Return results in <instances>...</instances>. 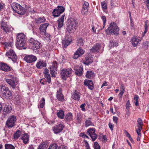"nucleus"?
<instances>
[{
  "label": "nucleus",
  "instance_id": "nucleus-1",
  "mask_svg": "<svg viewBox=\"0 0 149 149\" xmlns=\"http://www.w3.org/2000/svg\"><path fill=\"white\" fill-rule=\"evenodd\" d=\"M26 41L25 35L22 33H18L16 37V45L17 48L19 49H25L24 47Z\"/></svg>",
  "mask_w": 149,
  "mask_h": 149
},
{
  "label": "nucleus",
  "instance_id": "nucleus-2",
  "mask_svg": "<svg viewBox=\"0 0 149 149\" xmlns=\"http://www.w3.org/2000/svg\"><path fill=\"white\" fill-rule=\"evenodd\" d=\"M119 28L117 26L116 24L113 22H111L109 27L105 31L107 33L117 35L119 34Z\"/></svg>",
  "mask_w": 149,
  "mask_h": 149
},
{
  "label": "nucleus",
  "instance_id": "nucleus-3",
  "mask_svg": "<svg viewBox=\"0 0 149 149\" xmlns=\"http://www.w3.org/2000/svg\"><path fill=\"white\" fill-rule=\"evenodd\" d=\"M68 25L66 29L69 33H73L77 29L78 26L77 21L76 20L72 19L68 22Z\"/></svg>",
  "mask_w": 149,
  "mask_h": 149
},
{
  "label": "nucleus",
  "instance_id": "nucleus-4",
  "mask_svg": "<svg viewBox=\"0 0 149 149\" xmlns=\"http://www.w3.org/2000/svg\"><path fill=\"white\" fill-rule=\"evenodd\" d=\"M11 7L13 11L21 15H23L25 13V9L19 4L13 3H12Z\"/></svg>",
  "mask_w": 149,
  "mask_h": 149
},
{
  "label": "nucleus",
  "instance_id": "nucleus-5",
  "mask_svg": "<svg viewBox=\"0 0 149 149\" xmlns=\"http://www.w3.org/2000/svg\"><path fill=\"white\" fill-rule=\"evenodd\" d=\"M72 72L73 70L70 68H64L61 70L60 75L63 79L65 80L67 77L71 76Z\"/></svg>",
  "mask_w": 149,
  "mask_h": 149
},
{
  "label": "nucleus",
  "instance_id": "nucleus-6",
  "mask_svg": "<svg viewBox=\"0 0 149 149\" xmlns=\"http://www.w3.org/2000/svg\"><path fill=\"white\" fill-rule=\"evenodd\" d=\"M17 120V119L15 116H10L6 121V125L8 128L13 127L15 125V123Z\"/></svg>",
  "mask_w": 149,
  "mask_h": 149
},
{
  "label": "nucleus",
  "instance_id": "nucleus-7",
  "mask_svg": "<svg viewBox=\"0 0 149 149\" xmlns=\"http://www.w3.org/2000/svg\"><path fill=\"white\" fill-rule=\"evenodd\" d=\"M28 43L29 48L32 49L37 50L40 48V42L33 38H31L29 40Z\"/></svg>",
  "mask_w": 149,
  "mask_h": 149
},
{
  "label": "nucleus",
  "instance_id": "nucleus-8",
  "mask_svg": "<svg viewBox=\"0 0 149 149\" xmlns=\"http://www.w3.org/2000/svg\"><path fill=\"white\" fill-rule=\"evenodd\" d=\"M6 81L13 88H15L18 83V80L13 76L11 75L9 78H6Z\"/></svg>",
  "mask_w": 149,
  "mask_h": 149
},
{
  "label": "nucleus",
  "instance_id": "nucleus-9",
  "mask_svg": "<svg viewBox=\"0 0 149 149\" xmlns=\"http://www.w3.org/2000/svg\"><path fill=\"white\" fill-rule=\"evenodd\" d=\"M65 10V8L63 6H59L53 11V15L55 17L59 16Z\"/></svg>",
  "mask_w": 149,
  "mask_h": 149
},
{
  "label": "nucleus",
  "instance_id": "nucleus-10",
  "mask_svg": "<svg viewBox=\"0 0 149 149\" xmlns=\"http://www.w3.org/2000/svg\"><path fill=\"white\" fill-rule=\"evenodd\" d=\"M3 97L7 99H10L12 98V93L8 88L3 86L1 88Z\"/></svg>",
  "mask_w": 149,
  "mask_h": 149
},
{
  "label": "nucleus",
  "instance_id": "nucleus-11",
  "mask_svg": "<svg viewBox=\"0 0 149 149\" xmlns=\"http://www.w3.org/2000/svg\"><path fill=\"white\" fill-rule=\"evenodd\" d=\"M7 56H10L9 58H11L13 62L17 63V57L15 52L12 49H10L7 52L6 54Z\"/></svg>",
  "mask_w": 149,
  "mask_h": 149
},
{
  "label": "nucleus",
  "instance_id": "nucleus-12",
  "mask_svg": "<svg viewBox=\"0 0 149 149\" xmlns=\"http://www.w3.org/2000/svg\"><path fill=\"white\" fill-rule=\"evenodd\" d=\"M64 127V126L61 123H58L52 127V130L54 133L58 134L61 132Z\"/></svg>",
  "mask_w": 149,
  "mask_h": 149
},
{
  "label": "nucleus",
  "instance_id": "nucleus-13",
  "mask_svg": "<svg viewBox=\"0 0 149 149\" xmlns=\"http://www.w3.org/2000/svg\"><path fill=\"white\" fill-rule=\"evenodd\" d=\"M95 130L94 128H90L86 132V134L91 137L93 141H94L97 137V135L95 133Z\"/></svg>",
  "mask_w": 149,
  "mask_h": 149
},
{
  "label": "nucleus",
  "instance_id": "nucleus-14",
  "mask_svg": "<svg viewBox=\"0 0 149 149\" xmlns=\"http://www.w3.org/2000/svg\"><path fill=\"white\" fill-rule=\"evenodd\" d=\"M24 59L27 62L31 63L35 62L37 59L36 56L33 55H30L25 56Z\"/></svg>",
  "mask_w": 149,
  "mask_h": 149
},
{
  "label": "nucleus",
  "instance_id": "nucleus-15",
  "mask_svg": "<svg viewBox=\"0 0 149 149\" xmlns=\"http://www.w3.org/2000/svg\"><path fill=\"white\" fill-rule=\"evenodd\" d=\"M93 58L89 54L85 56V58L83 60V63L86 65H88L93 62Z\"/></svg>",
  "mask_w": 149,
  "mask_h": 149
},
{
  "label": "nucleus",
  "instance_id": "nucleus-16",
  "mask_svg": "<svg viewBox=\"0 0 149 149\" xmlns=\"http://www.w3.org/2000/svg\"><path fill=\"white\" fill-rule=\"evenodd\" d=\"M36 66L38 69H41L46 67L47 63L42 60H39L38 61Z\"/></svg>",
  "mask_w": 149,
  "mask_h": 149
},
{
  "label": "nucleus",
  "instance_id": "nucleus-17",
  "mask_svg": "<svg viewBox=\"0 0 149 149\" xmlns=\"http://www.w3.org/2000/svg\"><path fill=\"white\" fill-rule=\"evenodd\" d=\"M141 40V39L139 37L134 36L132 38L131 42L134 47H136L139 42Z\"/></svg>",
  "mask_w": 149,
  "mask_h": 149
},
{
  "label": "nucleus",
  "instance_id": "nucleus-18",
  "mask_svg": "<svg viewBox=\"0 0 149 149\" xmlns=\"http://www.w3.org/2000/svg\"><path fill=\"white\" fill-rule=\"evenodd\" d=\"M84 52L85 51L82 48L80 47L79 48L74 54L73 56L74 58L77 59L79 57L83 54Z\"/></svg>",
  "mask_w": 149,
  "mask_h": 149
},
{
  "label": "nucleus",
  "instance_id": "nucleus-19",
  "mask_svg": "<svg viewBox=\"0 0 149 149\" xmlns=\"http://www.w3.org/2000/svg\"><path fill=\"white\" fill-rule=\"evenodd\" d=\"M84 84L85 86H87L88 88L91 90H92L94 88L93 82L91 80L87 79L85 80Z\"/></svg>",
  "mask_w": 149,
  "mask_h": 149
},
{
  "label": "nucleus",
  "instance_id": "nucleus-20",
  "mask_svg": "<svg viewBox=\"0 0 149 149\" xmlns=\"http://www.w3.org/2000/svg\"><path fill=\"white\" fill-rule=\"evenodd\" d=\"M56 97L59 101L63 102L64 100V96L62 93L61 88H59L57 91Z\"/></svg>",
  "mask_w": 149,
  "mask_h": 149
},
{
  "label": "nucleus",
  "instance_id": "nucleus-21",
  "mask_svg": "<svg viewBox=\"0 0 149 149\" xmlns=\"http://www.w3.org/2000/svg\"><path fill=\"white\" fill-rule=\"evenodd\" d=\"M0 68L1 70L8 72L10 70V67L6 63L1 62L0 63Z\"/></svg>",
  "mask_w": 149,
  "mask_h": 149
},
{
  "label": "nucleus",
  "instance_id": "nucleus-22",
  "mask_svg": "<svg viewBox=\"0 0 149 149\" xmlns=\"http://www.w3.org/2000/svg\"><path fill=\"white\" fill-rule=\"evenodd\" d=\"M89 6V4L88 3L84 1L83 5L81 11L83 15L85 14L87 12Z\"/></svg>",
  "mask_w": 149,
  "mask_h": 149
},
{
  "label": "nucleus",
  "instance_id": "nucleus-23",
  "mask_svg": "<svg viewBox=\"0 0 149 149\" xmlns=\"http://www.w3.org/2000/svg\"><path fill=\"white\" fill-rule=\"evenodd\" d=\"M49 25V24L45 23L42 24L40 25L39 30L42 33V34H45L46 33V29Z\"/></svg>",
  "mask_w": 149,
  "mask_h": 149
},
{
  "label": "nucleus",
  "instance_id": "nucleus-24",
  "mask_svg": "<svg viewBox=\"0 0 149 149\" xmlns=\"http://www.w3.org/2000/svg\"><path fill=\"white\" fill-rule=\"evenodd\" d=\"M80 93L77 90H75L72 95V97L74 100L79 101L80 97Z\"/></svg>",
  "mask_w": 149,
  "mask_h": 149
},
{
  "label": "nucleus",
  "instance_id": "nucleus-25",
  "mask_svg": "<svg viewBox=\"0 0 149 149\" xmlns=\"http://www.w3.org/2000/svg\"><path fill=\"white\" fill-rule=\"evenodd\" d=\"M65 14L62 15L61 17L60 18L57 20L58 22V29H60L63 26L64 21Z\"/></svg>",
  "mask_w": 149,
  "mask_h": 149
},
{
  "label": "nucleus",
  "instance_id": "nucleus-26",
  "mask_svg": "<svg viewBox=\"0 0 149 149\" xmlns=\"http://www.w3.org/2000/svg\"><path fill=\"white\" fill-rule=\"evenodd\" d=\"M75 72L76 74L79 76L82 75L83 68L81 67L77 66L75 68Z\"/></svg>",
  "mask_w": 149,
  "mask_h": 149
},
{
  "label": "nucleus",
  "instance_id": "nucleus-27",
  "mask_svg": "<svg viewBox=\"0 0 149 149\" xmlns=\"http://www.w3.org/2000/svg\"><path fill=\"white\" fill-rule=\"evenodd\" d=\"M71 42V41L70 38H69L68 37H65L62 42L63 47L65 48H66Z\"/></svg>",
  "mask_w": 149,
  "mask_h": 149
},
{
  "label": "nucleus",
  "instance_id": "nucleus-28",
  "mask_svg": "<svg viewBox=\"0 0 149 149\" xmlns=\"http://www.w3.org/2000/svg\"><path fill=\"white\" fill-rule=\"evenodd\" d=\"M101 47V45L99 43H96L91 48V50L92 52H99Z\"/></svg>",
  "mask_w": 149,
  "mask_h": 149
},
{
  "label": "nucleus",
  "instance_id": "nucleus-29",
  "mask_svg": "<svg viewBox=\"0 0 149 149\" xmlns=\"http://www.w3.org/2000/svg\"><path fill=\"white\" fill-rule=\"evenodd\" d=\"M48 146L47 142H42L39 145L38 149H47Z\"/></svg>",
  "mask_w": 149,
  "mask_h": 149
},
{
  "label": "nucleus",
  "instance_id": "nucleus-30",
  "mask_svg": "<svg viewBox=\"0 0 149 149\" xmlns=\"http://www.w3.org/2000/svg\"><path fill=\"white\" fill-rule=\"evenodd\" d=\"M11 110V107L10 105H6L4 107L3 113L4 115H6L7 114L10 113Z\"/></svg>",
  "mask_w": 149,
  "mask_h": 149
},
{
  "label": "nucleus",
  "instance_id": "nucleus-31",
  "mask_svg": "<svg viewBox=\"0 0 149 149\" xmlns=\"http://www.w3.org/2000/svg\"><path fill=\"white\" fill-rule=\"evenodd\" d=\"M29 136L27 133H25L23 135L22 137V139L25 144L28 143L29 142Z\"/></svg>",
  "mask_w": 149,
  "mask_h": 149
},
{
  "label": "nucleus",
  "instance_id": "nucleus-32",
  "mask_svg": "<svg viewBox=\"0 0 149 149\" xmlns=\"http://www.w3.org/2000/svg\"><path fill=\"white\" fill-rule=\"evenodd\" d=\"M58 118L60 119H63L65 117L64 111L60 109L57 111L56 113Z\"/></svg>",
  "mask_w": 149,
  "mask_h": 149
},
{
  "label": "nucleus",
  "instance_id": "nucleus-33",
  "mask_svg": "<svg viewBox=\"0 0 149 149\" xmlns=\"http://www.w3.org/2000/svg\"><path fill=\"white\" fill-rule=\"evenodd\" d=\"M65 120L68 122L72 120L73 119V115L72 113L69 112L67 113L65 116Z\"/></svg>",
  "mask_w": 149,
  "mask_h": 149
},
{
  "label": "nucleus",
  "instance_id": "nucleus-34",
  "mask_svg": "<svg viewBox=\"0 0 149 149\" xmlns=\"http://www.w3.org/2000/svg\"><path fill=\"white\" fill-rule=\"evenodd\" d=\"M82 117V116L80 113H77L76 123L80 124L81 123Z\"/></svg>",
  "mask_w": 149,
  "mask_h": 149
},
{
  "label": "nucleus",
  "instance_id": "nucleus-35",
  "mask_svg": "<svg viewBox=\"0 0 149 149\" xmlns=\"http://www.w3.org/2000/svg\"><path fill=\"white\" fill-rule=\"evenodd\" d=\"M46 21V19L44 17H40L38 18L35 19L36 22L37 24H40L41 23L45 22Z\"/></svg>",
  "mask_w": 149,
  "mask_h": 149
},
{
  "label": "nucleus",
  "instance_id": "nucleus-36",
  "mask_svg": "<svg viewBox=\"0 0 149 149\" xmlns=\"http://www.w3.org/2000/svg\"><path fill=\"white\" fill-rule=\"evenodd\" d=\"M50 72L51 74L52 77H55V74L56 73L57 71V69L55 68H53L51 66L50 67Z\"/></svg>",
  "mask_w": 149,
  "mask_h": 149
},
{
  "label": "nucleus",
  "instance_id": "nucleus-37",
  "mask_svg": "<svg viewBox=\"0 0 149 149\" xmlns=\"http://www.w3.org/2000/svg\"><path fill=\"white\" fill-rule=\"evenodd\" d=\"M88 120H86L85 121V126L88 127L89 126H94V124L91 121V118H89Z\"/></svg>",
  "mask_w": 149,
  "mask_h": 149
},
{
  "label": "nucleus",
  "instance_id": "nucleus-38",
  "mask_svg": "<svg viewBox=\"0 0 149 149\" xmlns=\"http://www.w3.org/2000/svg\"><path fill=\"white\" fill-rule=\"evenodd\" d=\"M94 74V73L92 71H88L87 72L86 76V78L90 79L93 76Z\"/></svg>",
  "mask_w": 149,
  "mask_h": 149
},
{
  "label": "nucleus",
  "instance_id": "nucleus-39",
  "mask_svg": "<svg viewBox=\"0 0 149 149\" xmlns=\"http://www.w3.org/2000/svg\"><path fill=\"white\" fill-rule=\"evenodd\" d=\"M1 28L3 31L4 32L6 33H7V32H10L11 31V26H3V27H1Z\"/></svg>",
  "mask_w": 149,
  "mask_h": 149
},
{
  "label": "nucleus",
  "instance_id": "nucleus-40",
  "mask_svg": "<svg viewBox=\"0 0 149 149\" xmlns=\"http://www.w3.org/2000/svg\"><path fill=\"white\" fill-rule=\"evenodd\" d=\"M40 105H38V107L39 108L40 107V108H43L45 104V100L44 98L42 97L41 101H40Z\"/></svg>",
  "mask_w": 149,
  "mask_h": 149
},
{
  "label": "nucleus",
  "instance_id": "nucleus-41",
  "mask_svg": "<svg viewBox=\"0 0 149 149\" xmlns=\"http://www.w3.org/2000/svg\"><path fill=\"white\" fill-rule=\"evenodd\" d=\"M1 27H3V26L9 27L11 26L9 25V23L7 22H6L5 20L3 19V21L1 22Z\"/></svg>",
  "mask_w": 149,
  "mask_h": 149
},
{
  "label": "nucleus",
  "instance_id": "nucleus-42",
  "mask_svg": "<svg viewBox=\"0 0 149 149\" xmlns=\"http://www.w3.org/2000/svg\"><path fill=\"white\" fill-rule=\"evenodd\" d=\"M21 135V132L19 130H18L14 134V138L15 139H17Z\"/></svg>",
  "mask_w": 149,
  "mask_h": 149
},
{
  "label": "nucleus",
  "instance_id": "nucleus-43",
  "mask_svg": "<svg viewBox=\"0 0 149 149\" xmlns=\"http://www.w3.org/2000/svg\"><path fill=\"white\" fill-rule=\"evenodd\" d=\"M6 149H14V146L11 144H6L5 145Z\"/></svg>",
  "mask_w": 149,
  "mask_h": 149
},
{
  "label": "nucleus",
  "instance_id": "nucleus-44",
  "mask_svg": "<svg viewBox=\"0 0 149 149\" xmlns=\"http://www.w3.org/2000/svg\"><path fill=\"white\" fill-rule=\"evenodd\" d=\"M44 76L47 79V81L48 84H49L51 82V78L49 74L44 75Z\"/></svg>",
  "mask_w": 149,
  "mask_h": 149
},
{
  "label": "nucleus",
  "instance_id": "nucleus-45",
  "mask_svg": "<svg viewBox=\"0 0 149 149\" xmlns=\"http://www.w3.org/2000/svg\"><path fill=\"white\" fill-rule=\"evenodd\" d=\"M137 127H140L141 128V127H142V125H143V121L142 119L139 118L137 120Z\"/></svg>",
  "mask_w": 149,
  "mask_h": 149
},
{
  "label": "nucleus",
  "instance_id": "nucleus-46",
  "mask_svg": "<svg viewBox=\"0 0 149 149\" xmlns=\"http://www.w3.org/2000/svg\"><path fill=\"white\" fill-rule=\"evenodd\" d=\"M58 145L54 143L51 145L48 149H57Z\"/></svg>",
  "mask_w": 149,
  "mask_h": 149
},
{
  "label": "nucleus",
  "instance_id": "nucleus-47",
  "mask_svg": "<svg viewBox=\"0 0 149 149\" xmlns=\"http://www.w3.org/2000/svg\"><path fill=\"white\" fill-rule=\"evenodd\" d=\"M110 47H114L115 46L116 47L118 45V43L116 42H113V41H111L110 42Z\"/></svg>",
  "mask_w": 149,
  "mask_h": 149
},
{
  "label": "nucleus",
  "instance_id": "nucleus-48",
  "mask_svg": "<svg viewBox=\"0 0 149 149\" xmlns=\"http://www.w3.org/2000/svg\"><path fill=\"white\" fill-rule=\"evenodd\" d=\"M102 8L103 10H106L107 8V4L104 1L102 2L101 3Z\"/></svg>",
  "mask_w": 149,
  "mask_h": 149
},
{
  "label": "nucleus",
  "instance_id": "nucleus-49",
  "mask_svg": "<svg viewBox=\"0 0 149 149\" xmlns=\"http://www.w3.org/2000/svg\"><path fill=\"white\" fill-rule=\"evenodd\" d=\"M78 41L79 44H80V46L83 45L84 42V41L82 38H79Z\"/></svg>",
  "mask_w": 149,
  "mask_h": 149
},
{
  "label": "nucleus",
  "instance_id": "nucleus-50",
  "mask_svg": "<svg viewBox=\"0 0 149 149\" xmlns=\"http://www.w3.org/2000/svg\"><path fill=\"white\" fill-rule=\"evenodd\" d=\"M147 21H146L145 22V31H144V32L143 33V36H144L145 35V34L148 31V25H147Z\"/></svg>",
  "mask_w": 149,
  "mask_h": 149
},
{
  "label": "nucleus",
  "instance_id": "nucleus-51",
  "mask_svg": "<svg viewBox=\"0 0 149 149\" xmlns=\"http://www.w3.org/2000/svg\"><path fill=\"white\" fill-rule=\"evenodd\" d=\"M101 18L103 21V28H104L105 26V23L106 22V17L104 16H102L101 17Z\"/></svg>",
  "mask_w": 149,
  "mask_h": 149
},
{
  "label": "nucleus",
  "instance_id": "nucleus-52",
  "mask_svg": "<svg viewBox=\"0 0 149 149\" xmlns=\"http://www.w3.org/2000/svg\"><path fill=\"white\" fill-rule=\"evenodd\" d=\"M95 149H100V147L97 142H95L94 144Z\"/></svg>",
  "mask_w": 149,
  "mask_h": 149
},
{
  "label": "nucleus",
  "instance_id": "nucleus-53",
  "mask_svg": "<svg viewBox=\"0 0 149 149\" xmlns=\"http://www.w3.org/2000/svg\"><path fill=\"white\" fill-rule=\"evenodd\" d=\"M131 107V104L129 100H128L126 103V109L127 110L129 109L130 107Z\"/></svg>",
  "mask_w": 149,
  "mask_h": 149
},
{
  "label": "nucleus",
  "instance_id": "nucleus-54",
  "mask_svg": "<svg viewBox=\"0 0 149 149\" xmlns=\"http://www.w3.org/2000/svg\"><path fill=\"white\" fill-rule=\"evenodd\" d=\"M142 128V127H141V128L138 127V129L136 130V132L139 136H141V131Z\"/></svg>",
  "mask_w": 149,
  "mask_h": 149
},
{
  "label": "nucleus",
  "instance_id": "nucleus-55",
  "mask_svg": "<svg viewBox=\"0 0 149 149\" xmlns=\"http://www.w3.org/2000/svg\"><path fill=\"white\" fill-rule=\"evenodd\" d=\"M47 82L45 79H42L40 81V82L43 85L47 84Z\"/></svg>",
  "mask_w": 149,
  "mask_h": 149
},
{
  "label": "nucleus",
  "instance_id": "nucleus-56",
  "mask_svg": "<svg viewBox=\"0 0 149 149\" xmlns=\"http://www.w3.org/2000/svg\"><path fill=\"white\" fill-rule=\"evenodd\" d=\"M124 92L125 91L120 90V92L118 95V96L120 98H121L122 97Z\"/></svg>",
  "mask_w": 149,
  "mask_h": 149
},
{
  "label": "nucleus",
  "instance_id": "nucleus-57",
  "mask_svg": "<svg viewBox=\"0 0 149 149\" xmlns=\"http://www.w3.org/2000/svg\"><path fill=\"white\" fill-rule=\"evenodd\" d=\"M130 111L129 110V109L127 110L125 116V118H128L130 116Z\"/></svg>",
  "mask_w": 149,
  "mask_h": 149
},
{
  "label": "nucleus",
  "instance_id": "nucleus-58",
  "mask_svg": "<svg viewBox=\"0 0 149 149\" xmlns=\"http://www.w3.org/2000/svg\"><path fill=\"white\" fill-rule=\"evenodd\" d=\"M85 105L86 104L85 103L82 104L80 105V108H81V110L82 111H85Z\"/></svg>",
  "mask_w": 149,
  "mask_h": 149
},
{
  "label": "nucleus",
  "instance_id": "nucleus-59",
  "mask_svg": "<svg viewBox=\"0 0 149 149\" xmlns=\"http://www.w3.org/2000/svg\"><path fill=\"white\" fill-rule=\"evenodd\" d=\"M144 3L146 4L148 9L149 10V0H145Z\"/></svg>",
  "mask_w": 149,
  "mask_h": 149
},
{
  "label": "nucleus",
  "instance_id": "nucleus-60",
  "mask_svg": "<svg viewBox=\"0 0 149 149\" xmlns=\"http://www.w3.org/2000/svg\"><path fill=\"white\" fill-rule=\"evenodd\" d=\"M12 43L11 42H5V45L6 47H11L12 46Z\"/></svg>",
  "mask_w": 149,
  "mask_h": 149
},
{
  "label": "nucleus",
  "instance_id": "nucleus-61",
  "mask_svg": "<svg viewBox=\"0 0 149 149\" xmlns=\"http://www.w3.org/2000/svg\"><path fill=\"white\" fill-rule=\"evenodd\" d=\"M85 146L86 147V149H90L89 145L87 141H85Z\"/></svg>",
  "mask_w": 149,
  "mask_h": 149
},
{
  "label": "nucleus",
  "instance_id": "nucleus-62",
  "mask_svg": "<svg viewBox=\"0 0 149 149\" xmlns=\"http://www.w3.org/2000/svg\"><path fill=\"white\" fill-rule=\"evenodd\" d=\"M51 67L55 68L57 69V63L56 61H54L53 63V65Z\"/></svg>",
  "mask_w": 149,
  "mask_h": 149
},
{
  "label": "nucleus",
  "instance_id": "nucleus-63",
  "mask_svg": "<svg viewBox=\"0 0 149 149\" xmlns=\"http://www.w3.org/2000/svg\"><path fill=\"white\" fill-rule=\"evenodd\" d=\"M44 75H46L47 74H49V70L48 69H47V68H45L44 70V72H43Z\"/></svg>",
  "mask_w": 149,
  "mask_h": 149
},
{
  "label": "nucleus",
  "instance_id": "nucleus-64",
  "mask_svg": "<svg viewBox=\"0 0 149 149\" xmlns=\"http://www.w3.org/2000/svg\"><path fill=\"white\" fill-rule=\"evenodd\" d=\"M113 120L114 122H115V123L117 124V121L118 120V118L116 116H113Z\"/></svg>",
  "mask_w": 149,
  "mask_h": 149
}]
</instances>
